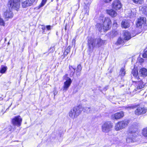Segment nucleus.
<instances>
[{
    "mask_svg": "<svg viewBox=\"0 0 147 147\" xmlns=\"http://www.w3.org/2000/svg\"><path fill=\"white\" fill-rule=\"evenodd\" d=\"M88 42L89 48L92 49L94 48H98L101 47L104 44L105 41L100 38L96 39L91 38L88 39Z\"/></svg>",
    "mask_w": 147,
    "mask_h": 147,
    "instance_id": "1",
    "label": "nucleus"
},
{
    "mask_svg": "<svg viewBox=\"0 0 147 147\" xmlns=\"http://www.w3.org/2000/svg\"><path fill=\"white\" fill-rule=\"evenodd\" d=\"M111 24V22L110 18H105L102 25L98 23L97 24L96 26L99 32H105L109 29V27Z\"/></svg>",
    "mask_w": 147,
    "mask_h": 147,
    "instance_id": "2",
    "label": "nucleus"
},
{
    "mask_svg": "<svg viewBox=\"0 0 147 147\" xmlns=\"http://www.w3.org/2000/svg\"><path fill=\"white\" fill-rule=\"evenodd\" d=\"M81 111L78 107H74L71 109L68 113L69 117L74 119L77 118L81 113Z\"/></svg>",
    "mask_w": 147,
    "mask_h": 147,
    "instance_id": "3",
    "label": "nucleus"
},
{
    "mask_svg": "<svg viewBox=\"0 0 147 147\" xmlns=\"http://www.w3.org/2000/svg\"><path fill=\"white\" fill-rule=\"evenodd\" d=\"M20 5L18 0H9L7 4V7L10 9H14L17 11L19 9Z\"/></svg>",
    "mask_w": 147,
    "mask_h": 147,
    "instance_id": "4",
    "label": "nucleus"
},
{
    "mask_svg": "<svg viewBox=\"0 0 147 147\" xmlns=\"http://www.w3.org/2000/svg\"><path fill=\"white\" fill-rule=\"evenodd\" d=\"M112 127V124L110 122L104 123L102 126V131L105 133L108 132Z\"/></svg>",
    "mask_w": 147,
    "mask_h": 147,
    "instance_id": "5",
    "label": "nucleus"
},
{
    "mask_svg": "<svg viewBox=\"0 0 147 147\" xmlns=\"http://www.w3.org/2000/svg\"><path fill=\"white\" fill-rule=\"evenodd\" d=\"M22 119L20 116H15L12 119V124L18 127H20L21 124Z\"/></svg>",
    "mask_w": 147,
    "mask_h": 147,
    "instance_id": "6",
    "label": "nucleus"
},
{
    "mask_svg": "<svg viewBox=\"0 0 147 147\" xmlns=\"http://www.w3.org/2000/svg\"><path fill=\"white\" fill-rule=\"evenodd\" d=\"M112 7L113 9L116 10L120 9L122 7V4L119 0H115L112 4Z\"/></svg>",
    "mask_w": 147,
    "mask_h": 147,
    "instance_id": "7",
    "label": "nucleus"
},
{
    "mask_svg": "<svg viewBox=\"0 0 147 147\" xmlns=\"http://www.w3.org/2000/svg\"><path fill=\"white\" fill-rule=\"evenodd\" d=\"M65 80V81L64 83L63 87V90L65 91H66L68 89L72 82L71 79L68 77H67Z\"/></svg>",
    "mask_w": 147,
    "mask_h": 147,
    "instance_id": "8",
    "label": "nucleus"
},
{
    "mask_svg": "<svg viewBox=\"0 0 147 147\" xmlns=\"http://www.w3.org/2000/svg\"><path fill=\"white\" fill-rule=\"evenodd\" d=\"M36 2V0H26L22 3V6L24 8H26L31 6Z\"/></svg>",
    "mask_w": 147,
    "mask_h": 147,
    "instance_id": "9",
    "label": "nucleus"
},
{
    "mask_svg": "<svg viewBox=\"0 0 147 147\" xmlns=\"http://www.w3.org/2000/svg\"><path fill=\"white\" fill-rule=\"evenodd\" d=\"M124 113L121 111L117 113L113 114L111 115V118L113 119H118L121 118L124 116Z\"/></svg>",
    "mask_w": 147,
    "mask_h": 147,
    "instance_id": "10",
    "label": "nucleus"
},
{
    "mask_svg": "<svg viewBox=\"0 0 147 147\" xmlns=\"http://www.w3.org/2000/svg\"><path fill=\"white\" fill-rule=\"evenodd\" d=\"M136 88L134 90L135 91L140 90L144 88L145 84L142 80L138 82H136Z\"/></svg>",
    "mask_w": 147,
    "mask_h": 147,
    "instance_id": "11",
    "label": "nucleus"
},
{
    "mask_svg": "<svg viewBox=\"0 0 147 147\" xmlns=\"http://www.w3.org/2000/svg\"><path fill=\"white\" fill-rule=\"evenodd\" d=\"M147 109L144 107H138L135 111L136 115H140L145 114L146 112Z\"/></svg>",
    "mask_w": 147,
    "mask_h": 147,
    "instance_id": "12",
    "label": "nucleus"
},
{
    "mask_svg": "<svg viewBox=\"0 0 147 147\" xmlns=\"http://www.w3.org/2000/svg\"><path fill=\"white\" fill-rule=\"evenodd\" d=\"M127 134L129 135L128 137L127 138L126 141L127 143L132 142H133V138L131 137L130 136H133V131L131 129H129L127 131Z\"/></svg>",
    "mask_w": 147,
    "mask_h": 147,
    "instance_id": "13",
    "label": "nucleus"
},
{
    "mask_svg": "<svg viewBox=\"0 0 147 147\" xmlns=\"http://www.w3.org/2000/svg\"><path fill=\"white\" fill-rule=\"evenodd\" d=\"M11 9H9V10H7L6 11L4 12L3 16L5 18H12L13 16V14Z\"/></svg>",
    "mask_w": 147,
    "mask_h": 147,
    "instance_id": "14",
    "label": "nucleus"
},
{
    "mask_svg": "<svg viewBox=\"0 0 147 147\" xmlns=\"http://www.w3.org/2000/svg\"><path fill=\"white\" fill-rule=\"evenodd\" d=\"M146 22V19L145 18L140 17L138 19L136 25L137 27H140L142 24L145 23Z\"/></svg>",
    "mask_w": 147,
    "mask_h": 147,
    "instance_id": "15",
    "label": "nucleus"
},
{
    "mask_svg": "<svg viewBox=\"0 0 147 147\" xmlns=\"http://www.w3.org/2000/svg\"><path fill=\"white\" fill-rule=\"evenodd\" d=\"M139 75L143 77L146 76H147V69L145 68L141 69L139 71Z\"/></svg>",
    "mask_w": 147,
    "mask_h": 147,
    "instance_id": "16",
    "label": "nucleus"
},
{
    "mask_svg": "<svg viewBox=\"0 0 147 147\" xmlns=\"http://www.w3.org/2000/svg\"><path fill=\"white\" fill-rule=\"evenodd\" d=\"M121 25L122 27L127 28L129 27L130 26L128 20H124L121 22Z\"/></svg>",
    "mask_w": 147,
    "mask_h": 147,
    "instance_id": "17",
    "label": "nucleus"
},
{
    "mask_svg": "<svg viewBox=\"0 0 147 147\" xmlns=\"http://www.w3.org/2000/svg\"><path fill=\"white\" fill-rule=\"evenodd\" d=\"M107 12L109 15L113 17L116 16L117 14V12L112 9L107 10Z\"/></svg>",
    "mask_w": 147,
    "mask_h": 147,
    "instance_id": "18",
    "label": "nucleus"
},
{
    "mask_svg": "<svg viewBox=\"0 0 147 147\" xmlns=\"http://www.w3.org/2000/svg\"><path fill=\"white\" fill-rule=\"evenodd\" d=\"M125 40H128L131 38V34L128 31H125L123 32Z\"/></svg>",
    "mask_w": 147,
    "mask_h": 147,
    "instance_id": "19",
    "label": "nucleus"
},
{
    "mask_svg": "<svg viewBox=\"0 0 147 147\" xmlns=\"http://www.w3.org/2000/svg\"><path fill=\"white\" fill-rule=\"evenodd\" d=\"M120 122L121 124L122 127L123 129L125 128L127 126L129 123V121L128 120L126 119L120 121Z\"/></svg>",
    "mask_w": 147,
    "mask_h": 147,
    "instance_id": "20",
    "label": "nucleus"
},
{
    "mask_svg": "<svg viewBox=\"0 0 147 147\" xmlns=\"http://www.w3.org/2000/svg\"><path fill=\"white\" fill-rule=\"evenodd\" d=\"M120 121L116 123L115 126V129L116 131H119L123 129Z\"/></svg>",
    "mask_w": 147,
    "mask_h": 147,
    "instance_id": "21",
    "label": "nucleus"
},
{
    "mask_svg": "<svg viewBox=\"0 0 147 147\" xmlns=\"http://www.w3.org/2000/svg\"><path fill=\"white\" fill-rule=\"evenodd\" d=\"M132 74L134 77H136L138 74L137 69L136 68H134L132 71Z\"/></svg>",
    "mask_w": 147,
    "mask_h": 147,
    "instance_id": "22",
    "label": "nucleus"
},
{
    "mask_svg": "<svg viewBox=\"0 0 147 147\" xmlns=\"http://www.w3.org/2000/svg\"><path fill=\"white\" fill-rule=\"evenodd\" d=\"M69 68L70 70L71 71V73L70 74V75L72 76L74 75V74L76 68H74L72 66L69 65Z\"/></svg>",
    "mask_w": 147,
    "mask_h": 147,
    "instance_id": "23",
    "label": "nucleus"
},
{
    "mask_svg": "<svg viewBox=\"0 0 147 147\" xmlns=\"http://www.w3.org/2000/svg\"><path fill=\"white\" fill-rule=\"evenodd\" d=\"M83 110L84 112L88 113H91L90 109V107H85L83 109Z\"/></svg>",
    "mask_w": 147,
    "mask_h": 147,
    "instance_id": "24",
    "label": "nucleus"
},
{
    "mask_svg": "<svg viewBox=\"0 0 147 147\" xmlns=\"http://www.w3.org/2000/svg\"><path fill=\"white\" fill-rule=\"evenodd\" d=\"M47 0H42L41 3L38 6V9H39L40 8L46 4Z\"/></svg>",
    "mask_w": 147,
    "mask_h": 147,
    "instance_id": "25",
    "label": "nucleus"
},
{
    "mask_svg": "<svg viewBox=\"0 0 147 147\" xmlns=\"http://www.w3.org/2000/svg\"><path fill=\"white\" fill-rule=\"evenodd\" d=\"M124 42V40H123L121 38H119L116 42V44L118 45H120L122 44Z\"/></svg>",
    "mask_w": 147,
    "mask_h": 147,
    "instance_id": "26",
    "label": "nucleus"
},
{
    "mask_svg": "<svg viewBox=\"0 0 147 147\" xmlns=\"http://www.w3.org/2000/svg\"><path fill=\"white\" fill-rule=\"evenodd\" d=\"M7 67L6 66H4L2 67L0 70V73L1 74H3L5 73V71L7 70Z\"/></svg>",
    "mask_w": 147,
    "mask_h": 147,
    "instance_id": "27",
    "label": "nucleus"
},
{
    "mask_svg": "<svg viewBox=\"0 0 147 147\" xmlns=\"http://www.w3.org/2000/svg\"><path fill=\"white\" fill-rule=\"evenodd\" d=\"M133 2L135 3L142 4L143 3V0H132Z\"/></svg>",
    "mask_w": 147,
    "mask_h": 147,
    "instance_id": "28",
    "label": "nucleus"
},
{
    "mask_svg": "<svg viewBox=\"0 0 147 147\" xmlns=\"http://www.w3.org/2000/svg\"><path fill=\"white\" fill-rule=\"evenodd\" d=\"M71 47L70 46H68L66 49L65 51L64 52V54L67 55L69 52L70 50Z\"/></svg>",
    "mask_w": 147,
    "mask_h": 147,
    "instance_id": "29",
    "label": "nucleus"
},
{
    "mask_svg": "<svg viewBox=\"0 0 147 147\" xmlns=\"http://www.w3.org/2000/svg\"><path fill=\"white\" fill-rule=\"evenodd\" d=\"M142 8L144 14L147 15V6H144Z\"/></svg>",
    "mask_w": 147,
    "mask_h": 147,
    "instance_id": "30",
    "label": "nucleus"
},
{
    "mask_svg": "<svg viewBox=\"0 0 147 147\" xmlns=\"http://www.w3.org/2000/svg\"><path fill=\"white\" fill-rule=\"evenodd\" d=\"M120 73L121 74V75L122 76L124 75L125 73V69L123 68H121L120 71Z\"/></svg>",
    "mask_w": 147,
    "mask_h": 147,
    "instance_id": "31",
    "label": "nucleus"
},
{
    "mask_svg": "<svg viewBox=\"0 0 147 147\" xmlns=\"http://www.w3.org/2000/svg\"><path fill=\"white\" fill-rule=\"evenodd\" d=\"M82 70V67L80 65H78L77 67V71L78 72H80Z\"/></svg>",
    "mask_w": 147,
    "mask_h": 147,
    "instance_id": "32",
    "label": "nucleus"
},
{
    "mask_svg": "<svg viewBox=\"0 0 147 147\" xmlns=\"http://www.w3.org/2000/svg\"><path fill=\"white\" fill-rule=\"evenodd\" d=\"M4 24L3 20L0 17V25L4 26Z\"/></svg>",
    "mask_w": 147,
    "mask_h": 147,
    "instance_id": "33",
    "label": "nucleus"
},
{
    "mask_svg": "<svg viewBox=\"0 0 147 147\" xmlns=\"http://www.w3.org/2000/svg\"><path fill=\"white\" fill-rule=\"evenodd\" d=\"M143 57L144 58H147V51L145 52L143 55Z\"/></svg>",
    "mask_w": 147,
    "mask_h": 147,
    "instance_id": "34",
    "label": "nucleus"
},
{
    "mask_svg": "<svg viewBox=\"0 0 147 147\" xmlns=\"http://www.w3.org/2000/svg\"><path fill=\"white\" fill-rule=\"evenodd\" d=\"M134 107V106H128L127 107H125V109H128V110H129V109H133Z\"/></svg>",
    "mask_w": 147,
    "mask_h": 147,
    "instance_id": "35",
    "label": "nucleus"
},
{
    "mask_svg": "<svg viewBox=\"0 0 147 147\" xmlns=\"http://www.w3.org/2000/svg\"><path fill=\"white\" fill-rule=\"evenodd\" d=\"M51 26L50 25H47L46 26V28L47 30H49L51 29Z\"/></svg>",
    "mask_w": 147,
    "mask_h": 147,
    "instance_id": "36",
    "label": "nucleus"
},
{
    "mask_svg": "<svg viewBox=\"0 0 147 147\" xmlns=\"http://www.w3.org/2000/svg\"><path fill=\"white\" fill-rule=\"evenodd\" d=\"M105 3H109L111 2L112 0H103Z\"/></svg>",
    "mask_w": 147,
    "mask_h": 147,
    "instance_id": "37",
    "label": "nucleus"
},
{
    "mask_svg": "<svg viewBox=\"0 0 147 147\" xmlns=\"http://www.w3.org/2000/svg\"><path fill=\"white\" fill-rule=\"evenodd\" d=\"M139 61L140 62V63H142L144 62V59L142 58H140L139 59Z\"/></svg>",
    "mask_w": 147,
    "mask_h": 147,
    "instance_id": "38",
    "label": "nucleus"
},
{
    "mask_svg": "<svg viewBox=\"0 0 147 147\" xmlns=\"http://www.w3.org/2000/svg\"><path fill=\"white\" fill-rule=\"evenodd\" d=\"M113 25L115 26H116L117 25V23L116 20H114L113 22Z\"/></svg>",
    "mask_w": 147,
    "mask_h": 147,
    "instance_id": "39",
    "label": "nucleus"
},
{
    "mask_svg": "<svg viewBox=\"0 0 147 147\" xmlns=\"http://www.w3.org/2000/svg\"><path fill=\"white\" fill-rule=\"evenodd\" d=\"M45 27H42V30H43V31H44V30H45Z\"/></svg>",
    "mask_w": 147,
    "mask_h": 147,
    "instance_id": "40",
    "label": "nucleus"
},
{
    "mask_svg": "<svg viewBox=\"0 0 147 147\" xmlns=\"http://www.w3.org/2000/svg\"><path fill=\"white\" fill-rule=\"evenodd\" d=\"M108 88V87L107 86L106 87H105V90H107V89Z\"/></svg>",
    "mask_w": 147,
    "mask_h": 147,
    "instance_id": "41",
    "label": "nucleus"
},
{
    "mask_svg": "<svg viewBox=\"0 0 147 147\" xmlns=\"http://www.w3.org/2000/svg\"><path fill=\"white\" fill-rule=\"evenodd\" d=\"M142 7H140V9H141V10H142V11H143V10L142 9Z\"/></svg>",
    "mask_w": 147,
    "mask_h": 147,
    "instance_id": "42",
    "label": "nucleus"
}]
</instances>
